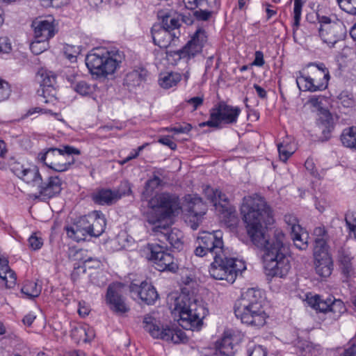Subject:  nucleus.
<instances>
[{
	"label": "nucleus",
	"instance_id": "1",
	"mask_svg": "<svg viewBox=\"0 0 356 356\" xmlns=\"http://www.w3.org/2000/svg\"><path fill=\"white\" fill-rule=\"evenodd\" d=\"M240 213L252 243L265 249L262 256L264 265L271 267L294 265L291 263L292 258L282 230L275 229L271 241L266 234V226L271 225L274 219L273 211L264 198L257 195L244 197Z\"/></svg>",
	"mask_w": 356,
	"mask_h": 356
},
{
	"label": "nucleus",
	"instance_id": "2",
	"mask_svg": "<svg viewBox=\"0 0 356 356\" xmlns=\"http://www.w3.org/2000/svg\"><path fill=\"white\" fill-rule=\"evenodd\" d=\"M9 165L15 176L35 190L33 194L35 198L47 201L59 195L63 189V181L58 176H49L43 179L35 165H27L17 161H11Z\"/></svg>",
	"mask_w": 356,
	"mask_h": 356
},
{
	"label": "nucleus",
	"instance_id": "3",
	"mask_svg": "<svg viewBox=\"0 0 356 356\" xmlns=\"http://www.w3.org/2000/svg\"><path fill=\"white\" fill-rule=\"evenodd\" d=\"M172 310L175 315L179 316V325L191 330H200L203 318L208 314L202 300L186 286L181 289V293L175 299Z\"/></svg>",
	"mask_w": 356,
	"mask_h": 356
},
{
	"label": "nucleus",
	"instance_id": "4",
	"mask_svg": "<svg viewBox=\"0 0 356 356\" xmlns=\"http://www.w3.org/2000/svg\"><path fill=\"white\" fill-rule=\"evenodd\" d=\"M263 291L257 288L248 289L234 305V314L241 323L254 327L266 323L267 315L262 305Z\"/></svg>",
	"mask_w": 356,
	"mask_h": 356
},
{
	"label": "nucleus",
	"instance_id": "5",
	"mask_svg": "<svg viewBox=\"0 0 356 356\" xmlns=\"http://www.w3.org/2000/svg\"><path fill=\"white\" fill-rule=\"evenodd\" d=\"M124 59V52L117 48H97L87 55L86 64L92 75L106 79L121 67Z\"/></svg>",
	"mask_w": 356,
	"mask_h": 356
},
{
	"label": "nucleus",
	"instance_id": "6",
	"mask_svg": "<svg viewBox=\"0 0 356 356\" xmlns=\"http://www.w3.org/2000/svg\"><path fill=\"white\" fill-rule=\"evenodd\" d=\"M197 243L198 246L195 250V255L203 257L208 253L211 254L213 258L211 267H245L244 260L225 256L220 231L202 232L197 238Z\"/></svg>",
	"mask_w": 356,
	"mask_h": 356
},
{
	"label": "nucleus",
	"instance_id": "7",
	"mask_svg": "<svg viewBox=\"0 0 356 356\" xmlns=\"http://www.w3.org/2000/svg\"><path fill=\"white\" fill-rule=\"evenodd\" d=\"M149 211L147 220L149 224L157 225L178 213L181 209L178 197L168 193L155 195L148 201Z\"/></svg>",
	"mask_w": 356,
	"mask_h": 356
},
{
	"label": "nucleus",
	"instance_id": "8",
	"mask_svg": "<svg viewBox=\"0 0 356 356\" xmlns=\"http://www.w3.org/2000/svg\"><path fill=\"white\" fill-rule=\"evenodd\" d=\"M106 225L104 215L100 211H94L87 216L79 218L65 229L70 238L79 242L85 241L87 236H99L104 233Z\"/></svg>",
	"mask_w": 356,
	"mask_h": 356
},
{
	"label": "nucleus",
	"instance_id": "9",
	"mask_svg": "<svg viewBox=\"0 0 356 356\" xmlns=\"http://www.w3.org/2000/svg\"><path fill=\"white\" fill-rule=\"evenodd\" d=\"M309 74L302 72H298L296 83L298 88L302 91L312 92L325 90L328 86L330 73L323 63H310Z\"/></svg>",
	"mask_w": 356,
	"mask_h": 356
},
{
	"label": "nucleus",
	"instance_id": "10",
	"mask_svg": "<svg viewBox=\"0 0 356 356\" xmlns=\"http://www.w3.org/2000/svg\"><path fill=\"white\" fill-rule=\"evenodd\" d=\"M143 324L145 331L154 339L179 343L184 342L186 338L181 330L169 325H161L159 321L150 315L145 316Z\"/></svg>",
	"mask_w": 356,
	"mask_h": 356
},
{
	"label": "nucleus",
	"instance_id": "11",
	"mask_svg": "<svg viewBox=\"0 0 356 356\" xmlns=\"http://www.w3.org/2000/svg\"><path fill=\"white\" fill-rule=\"evenodd\" d=\"M241 113L238 107L232 106L224 103L219 104L210 111V119L199 124L200 127H209L218 128L222 122L235 123Z\"/></svg>",
	"mask_w": 356,
	"mask_h": 356
},
{
	"label": "nucleus",
	"instance_id": "12",
	"mask_svg": "<svg viewBox=\"0 0 356 356\" xmlns=\"http://www.w3.org/2000/svg\"><path fill=\"white\" fill-rule=\"evenodd\" d=\"M321 22L319 36L328 46L332 47L344 37L346 29L341 21L332 22L330 18L324 16L321 18Z\"/></svg>",
	"mask_w": 356,
	"mask_h": 356
},
{
	"label": "nucleus",
	"instance_id": "13",
	"mask_svg": "<svg viewBox=\"0 0 356 356\" xmlns=\"http://www.w3.org/2000/svg\"><path fill=\"white\" fill-rule=\"evenodd\" d=\"M40 89L38 90L40 102L49 103L53 102L56 95V75L51 71L40 70L38 72Z\"/></svg>",
	"mask_w": 356,
	"mask_h": 356
},
{
	"label": "nucleus",
	"instance_id": "14",
	"mask_svg": "<svg viewBox=\"0 0 356 356\" xmlns=\"http://www.w3.org/2000/svg\"><path fill=\"white\" fill-rule=\"evenodd\" d=\"M123 284L120 282L111 284L106 291V302L111 310L118 314H123L129 311V307L122 296Z\"/></svg>",
	"mask_w": 356,
	"mask_h": 356
},
{
	"label": "nucleus",
	"instance_id": "15",
	"mask_svg": "<svg viewBox=\"0 0 356 356\" xmlns=\"http://www.w3.org/2000/svg\"><path fill=\"white\" fill-rule=\"evenodd\" d=\"M80 150L73 147L66 145L58 149V153L55 155L54 161L47 163V166L56 172L67 170L74 163L72 155H79Z\"/></svg>",
	"mask_w": 356,
	"mask_h": 356
},
{
	"label": "nucleus",
	"instance_id": "16",
	"mask_svg": "<svg viewBox=\"0 0 356 356\" xmlns=\"http://www.w3.org/2000/svg\"><path fill=\"white\" fill-rule=\"evenodd\" d=\"M31 26L33 29L35 38H41L47 41L54 37L56 32L55 19L51 16L35 19Z\"/></svg>",
	"mask_w": 356,
	"mask_h": 356
},
{
	"label": "nucleus",
	"instance_id": "17",
	"mask_svg": "<svg viewBox=\"0 0 356 356\" xmlns=\"http://www.w3.org/2000/svg\"><path fill=\"white\" fill-rule=\"evenodd\" d=\"M149 253L147 254L148 260L161 267H172L174 264L173 256L166 252L163 248L158 244L148 245Z\"/></svg>",
	"mask_w": 356,
	"mask_h": 356
},
{
	"label": "nucleus",
	"instance_id": "18",
	"mask_svg": "<svg viewBox=\"0 0 356 356\" xmlns=\"http://www.w3.org/2000/svg\"><path fill=\"white\" fill-rule=\"evenodd\" d=\"M153 232L160 235V240H166L170 245L175 249L179 250L183 246V234L177 229L168 230V227L165 225H157L152 229Z\"/></svg>",
	"mask_w": 356,
	"mask_h": 356
},
{
	"label": "nucleus",
	"instance_id": "19",
	"mask_svg": "<svg viewBox=\"0 0 356 356\" xmlns=\"http://www.w3.org/2000/svg\"><path fill=\"white\" fill-rule=\"evenodd\" d=\"M131 292L136 293L138 298L147 305H153L159 298L156 289L149 283L143 281L140 285L131 283L129 286Z\"/></svg>",
	"mask_w": 356,
	"mask_h": 356
},
{
	"label": "nucleus",
	"instance_id": "20",
	"mask_svg": "<svg viewBox=\"0 0 356 356\" xmlns=\"http://www.w3.org/2000/svg\"><path fill=\"white\" fill-rule=\"evenodd\" d=\"M329 246L324 239L315 240L314 247V263L317 267H330L333 264L332 258L328 252Z\"/></svg>",
	"mask_w": 356,
	"mask_h": 356
},
{
	"label": "nucleus",
	"instance_id": "21",
	"mask_svg": "<svg viewBox=\"0 0 356 356\" xmlns=\"http://www.w3.org/2000/svg\"><path fill=\"white\" fill-rule=\"evenodd\" d=\"M154 43L161 48H167L174 38H178L176 32H170L161 25H154L152 28Z\"/></svg>",
	"mask_w": 356,
	"mask_h": 356
},
{
	"label": "nucleus",
	"instance_id": "22",
	"mask_svg": "<svg viewBox=\"0 0 356 356\" xmlns=\"http://www.w3.org/2000/svg\"><path fill=\"white\" fill-rule=\"evenodd\" d=\"M235 352L232 335L229 332H225L223 337L216 343L215 354L221 356H234Z\"/></svg>",
	"mask_w": 356,
	"mask_h": 356
},
{
	"label": "nucleus",
	"instance_id": "23",
	"mask_svg": "<svg viewBox=\"0 0 356 356\" xmlns=\"http://www.w3.org/2000/svg\"><path fill=\"white\" fill-rule=\"evenodd\" d=\"M122 196L118 190L102 189L92 195V200L99 204H111L117 202Z\"/></svg>",
	"mask_w": 356,
	"mask_h": 356
},
{
	"label": "nucleus",
	"instance_id": "24",
	"mask_svg": "<svg viewBox=\"0 0 356 356\" xmlns=\"http://www.w3.org/2000/svg\"><path fill=\"white\" fill-rule=\"evenodd\" d=\"M236 268H209V273L213 279L225 280L229 284L234 283L238 275Z\"/></svg>",
	"mask_w": 356,
	"mask_h": 356
},
{
	"label": "nucleus",
	"instance_id": "25",
	"mask_svg": "<svg viewBox=\"0 0 356 356\" xmlns=\"http://www.w3.org/2000/svg\"><path fill=\"white\" fill-rule=\"evenodd\" d=\"M182 75L177 72L161 73L159 78V86L164 89H169L177 85L181 80Z\"/></svg>",
	"mask_w": 356,
	"mask_h": 356
},
{
	"label": "nucleus",
	"instance_id": "26",
	"mask_svg": "<svg viewBox=\"0 0 356 356\" xmlns=\"http://www.w3.org/2000/svg\"><path fill=\"white\" fill-rule=\"evenodd\" d=\"M186 200L188 201V212L191 216L196 217L197 220L205 214L206 205L202 202L200 197L188 196L186 197Z\"/></svg>",
	"mask_w": 356,
	"mask_h": 356
},
{
	"label": "nucleus",
	"instance_id": "27",
	"mask_svg": "<svg viewBox=\"0 0 356 356\" xmlns=\"http://www.w3.org/2000/svg\"><path fill=\"white\" fill-rule=\"evenodd\" d=\"M147 76V71L144 69L133 70L127 74L124 78V84L129 87L140 86Z\"/></svg>",
	"mask_w": 356,
	"mask_h": 356
},
{
	"label": "nucleus",
	"instance_id": "28",
	"mask_svg": "<svg viewBox=\"0 0 356 356\" xmlns=\"http://www.w3.org/2000/svg\"><path fill=\"white\" fill-rule=\"evenodd\" d=\"M202 49L200 44H196L193 40H191L181 49L175 51V54L179 58H191L200 53Z\"/></svg>",
	"mask_w": 356,
	"mask_h": 356
},
{
	"label": "nucleus",
	"instance_id": "29",
	"mask_svg": "<svg viewBox=\"0 0 356 356\" xmlns=\"http://www.w3.org/2000/svg\"><path fill=\"white\" fill-rule=\"evenodd\" d=\"M161 175L159 171L153 172L152 177L149 179L145 186V190L142 194L143 199H147L155 189H156L162 183V180L159 177Z\"/></svg>",
	"mask_w": 356,
	"mask_h": 356
},
{
	"label": "nucleus",
	"instance_id": "30",
	"mask_svg": "<svg viewBox=\"0 0 356 356\" xmlns=\"http://www.w3.org/2000/svg\"><path fill=\"white\" fill-rule=\"evenodd\" d=\"M204 193L209 200L216 207L218 204H220L222 202H227V197L221 191L213 189L210 186H206L204 188Z\"/></svg>",
	"mask_w": 356,
	"mask_h": 356
},
{
	"label": "nucleus",
	"instance_id": "31",
	"mask_svg": "<svg viewBox=\"0 0 356 356\" xmlns=\"http://www.w3.org/2000/svg\"><path fill=\"white\" fill-rule=\"evenodd\" d=\"M0 281L7 289H13L17 283V275L12 268H0Z\"/></svg>",
	"mask_w": 356,
	"mask_h": 356
},
{
	"label": "nucleus",
	"instance_id": "32",
	"mask_svg": "<svg viewBox=\"0 0 356 356\" xmlns=\"http://www.w3.org/2000/svg\"><path fill=\"white\" fill-rule=\"evenodd\" d=\"M321 117V129L324 140H328L330 137V133L334 129L332 118L327 110H324Z\"/></svg>",
	"mask_w": 356,
	"mask_h": 356
},
{
	"label": "nucleus",
	"instance_id": "33",
	"mask_svg": "<svg viewBox=\"0 0 356 356\" xmlns=\"http://www.w3.org/2000/svg\"><path fill=\"white\" fill-rule=\"evenodd\" d=\"M341 140L347 147L356 149V127H351L343 130Z\"/></svg>",
	"mask_w": 356,
	"mask_h": 356
},
{
	"label": "nucleus",
	"instance_id": "34",
	"mask_svg": "<svg viewBox=\"0 0 356 356\" xmlns=\"http://www.w3.org/2000/svg\"><path fill=\"white\" fill-rule=\"evenodd\" d=\"M42 291V286L34 281H26L21 289L22 293L29 299L38 297Z\"/></svg>",
	"mask_w": 356,
	"mask_h": 356
},
{
	"label": "nucleus",
	"instance_id": "35",
	"mask_svg": "<svg viewBox=\"0 0 356 356\" xmlns=\"http://www.w3.org/2000/svg\"><path fill=\"white\" fill-rule=\"evenodd\" d=\"M332 297L326 300H321L319 296H315L308 300L309 304L316 310L321 312L328 313Z\"/></svg>",
	"mask_w": 356,
	"mask_h": 356
},
{
	"label": "nucleus",
	"instance_id": "36",
	"mask_svg": "<svg viewBox=\"0 0 356 356\" xmlns=\"http://www.w3.org/2000/svg\"><path fill=\"white\" fill-rule=\"evenodd\" d=\"M295 246L299 250H306L308 247L309 235L302 228L298 232L291 234Z\"/></svg>",
	"mask_w": 356,
	"mask_h": 356
},
{
	"label": "nucleus",
	"instance_id": "37",
	"mask_svg": "<svg viewBox=\"0 0 356 356\" xmlns=\"http://www.w3.org/2000/svg\"><path fill=\"white\" fill-rule=\"evenodd\" d=\"M346 311L344 303L339 299L332 297L330 309L328 313L333 319H337Z\"/></svg>",
	"mask_w": 356,
	"mask_h": 356
},
{
	"label": "nucleus",
	"instance_id": "38",
	"mask_svg": "<svg viewBox=\"0 0 356 356\" xmlns=\"http://www.w3.org/2000/svg\"><path fill=\"white\" fill-rule=\"evenodd\" d=\"M280 159L286 162L288 159L294 153L295 149L289 140H284L277 145Z\"/></svg>",
	"mask_w": 356,
	"mask_h": 356
},
{
	"label": "nucleus",
	"instance_id": "39",
	"mask_svg": "<svg viewBox=\"0 0 356 356\" xmlns=\"http://www.w3.org/2000/svg\"><path fill=\"white\" fill-rule=\"evenodd\" d=\"M266 280L270 282L277 278H283L288 274L287 268H264Z\"/></svg>",
	"mask_w": 356,
	"mask_h": 356
},
{
	"label": "nucleus",
	"instance_id": "40",
	"mask_svg": "<svg viewBox=\"0 0 356 356\" xmlns=\"http://www.w3.org/2000/svg\"><path fill=\"white\" fill-rule=\"evenodd\" d=\"M49 48V41L41 38H35L30 44L31 51L35 55L40 54Z\"/></svg>",
	"mask_w": 356,
	"mask_h": 356
},
{
	"label": "nucleus",
	"instance_id": "41",
	"mask_svg": "<svg viewBox=\"0 0 356 356\" xmlns=\"http://www.w3.org/2000/svg\"><path fill=\"white\" fill-rule=\"evenodd\" d=\"M162 26L168 29L170 32H175V30L180 26V22L176 17L166 15L162 20ZM176 33L179 35V31H176Z\"/></svg>",
	"mask_w": 356,
	"mask_h": 356
},
{
	"label": "nucleus",
	"instance_id": "42",
	"mask_svg": "<svg viewBox=\"0 0 356 356\" xmlns=\"http://www.w3.org/2000/svg\"><path fill=\"white\" fill-rule=\"evenodd\" d=\"M353 259V258L351 257L350 252L348 250L343 248H341L338 251V262L340 265L343 266V267H348V266L352 265Z\"/></svg>",
	"mask_w": 356,
	"mask_h": 356
},
{
	"label": "nucleus",
	"instance_id": "43",
	"mask_svg": "<svg viewBox=\"0 0 356 356\" xmlns=\"http://www.w3.org/2000/svg\"><path fill=\"white\" fill-rule=\"evenodd\" d=\"M284 222L291 231V234L300 230L301 226L299 225L297 218L292 214H286L284 218Z\"/></svg>",
	"mask_w": 356,
	"mask_h": 356
},
{
	"label": "nucleus",
	"instance_id": "44",
	"mask_svg": "<svg viewBox=\"0 0 356 356\" xmlns=\"http://www.w3.org/2000/svg\"><path fill=\"white\" fill-rule=\"evenodd\" d=\"M339 7L351 15H356V0H337Z\"/></svg>",
	"mask_w": 356,
	"mask_h": 356
},
{
	"label": "nucleus",
	"instance_id": "45",
	"mask_svg": "<svg viewBox=\"0 0 356 356\" xmlns=\"http://www.w3.org/2000/svg\"><path fill=\"white\" fill-rule=\"evenodd\" d=\"M72 88L74 91L83 96L88 95L92 91L90 85L84 81H81L74 83L72 86Z\"/></svg>",
	"mask_w": 356,
	"mask_h": 356
},
{
	"label": "nucleus",
	"instance_id": "46",
	"mask_svg": "<svg viewBox=\"0 0 356 356\" xmlns=\"http://www.w3.org/2000/svg\"><path fill=\"white\" fill-rule=\"evenodd\" d=\"M303 0H294L293 8V26L296 29L299 26L301 18L302 8L303 6Z\"/></svg>",
	"mask_w": 356,
	"mask_h": 356
},
{
	"label": "nucleus",
	"instance_id": "47",
	"mask_svg": "<svg viewBox=\"0 0 356 356\" xmlns=\"http://www.w3.org/2000/svg\"><path fill=\"white\" fill-rule=\"evenodd\" d=\"M58 148H49L45 152L40 153L38 159L47 165V163H50L54 161L55 155L58 153Z\"/></svg>",
	"mask_w": 356,
	"mask_h": 356
},
{
	"label": "nucleus",
	"instance_id": "48",
	"mask_svg": "<svg viewBox=\"0 0 356 356\" xmlns=\"http://www.w3.org/2000/svg\"><path fill=\"white\" fill-rule=\"evenodd\" d=\"M85 332V325L74 326L71 330V337L76 342L83 341Z\"/></svg>",
	"mask_w": 356,
	"mask_h": 356
},
{
	"label": "nucleus",
	"instance_id": "49",
	"mask_svg": "<svg viewBox=\"0 0 356 356\" xmlns=\"http://www.w3.org/2000/svg\"><path fill=\"white\" fill-rule=\"evenodd\" d=\"M346 224L350 231V233L353 234L354 237L356 238V213L349 212L345 217Z\"/></svg>",
	"mask_w": 356,
	"mask_h": 356
},
{
	"label": "nucleus",
	"instance_id": "50",
	"mask_svg": "<svg viewBox=\"0 0 356 356\" xmlns=\"http://www.w3.org/2000/svg\"><path fill=\"white\" fill-rule=\"evenodd\" d=\"M191 40H193L196 44H200V48L202 49L207 41V36L204 30L201 28L197 29Z\"/></svg>",
	"mask_w": 356,
	"mask_h": 356
},
{
	"label": "nucleus",
	"instance_id": "51",
	"mask_svg": "<svg viewBox=\"0 0 356 356\" xmlns=\"http://www.w3.org/2000/svg\"><path fill=\"white\" fill-rule=\"evenodd\" d=\"M339 100L340 104L346 108L353 107L355 104L353 95L349 94L347 92H342L339 96Z\"/></svg>",
	"mask_w": 356,
	"mask_h": 356
},
{
	"label": "nucleus",
	"instance_id": "52",
	"mask_svg": "<svg viewBox=\"0 0 356 356\" xmlns=\"http://www.w3.org/2000/svg\"><path fill=\"white\" fill-rule=\"evenodd\" d=\"M10 92L11 90L8 83L0 79V102L8 99Z\"/></svg>",
	"mask_w": 356,
	"mask_h": 356
},
{
	"label": "nucleus",
	"instance_id": "53",
	"mask_svg": "<svg viewBox=\"0 0 356 356\" xmlns=\"http://www.w3.org/2000/svg\"><path fill=\"white\" fill-rule=\"evenodd\" d=\"M84 253V251L83 250H79V251H77L76 252V260H79V261H81L83 264H86L87 262H89V261H93L94 262V265L92 266L91 267H99L100 265L103 266L104 264L101 263L100 261H99L98 259H92L91 257H88L86 259H83L81 257V256Z\"/></svg>",
	"mask_w": 356,
	"mask_h": 356
},
{
	"label": "nucleus",
	"instance_id": "54",
	"mask_svg": "<svg viewBox=\"0 0 356 356\" xmlns=\"http://www.w3.org/2000/svg\"><path fill=\"white\" fill-rule=\"evenodd\" d=\"M29 243L32 250H37L42 246L43 242L40 237L37 236L35 234H33L29 238Z\"/></svg>",
	"mask_w": 356,
	"mask_h": 356
},
{
	"label": "nucleus",
	"instance_id": "55",
	"mask_svg": "<svg viewBox=\"0 0 356 356\" xmlns=\"http://www.w3.org/2000/svg\"><path fill=\"white\" fill-rule=\"evenodd\" d=\"M191 129L192 127L190 124H185L178 127H168L166 128V130L168 131H173L175 134H187L191 130Z\"/></svg>",
	"mask_w": 356,
	"mask_h": 356
},
{
	"label": "nucleus",
	"instance_id": "56",
	"mask_svg": "<svg viewBox=\"0 0 356 356\" xmlns=\"http://www.w3.org/2000/svg\"><path fill=\"white\" fill-rule=\"evenodd\" d=\"M314 234L316 236L315 240L318 238L324 239L326 242L328 239L327 232L324 226H319L314 229Z\"/></svg>",
	"mask_w": 356,
	"mask_h": 356
},
{
	"label": "nucleus",
	"instance_id": "57",
	"mask_svg": "<svg viewBox=\"0 0 356 356\" xmlns=\"http://www.w3.org/2000/svg\"><path fill=\"white\" fill-rule=\"evenodd\" d=\"M248 356H267V352L261 346H254L248 350Z\"/></svg>",
	"mask_w": 356,
	"mask_h": 356
},
{
	"label": "nucleus",
	"instance_id": "58",
	"mask_svg": "<svg viewBox=\"0 0 356 356\" xmlns=\"http://www.w3.org/2000/svg\"><path fill=\"white\" fill-rule=\"evenodd\" d=\"M11 50L10 40L6 37L0 38V53L7 54Z\"/></svg>",
	"mask_w": 356,
	"mask_h": 356
},
{
	"label": "nucleus",
	"instance_id": "59",
	"mask_svg": "<svg viewBox=\"0 0 356 356\" xmlns=\"http://www.w3.org/2000/svg\"><path fill=\"white\" fill-rule=\"evenodd\" d=\"M204 99L202 97H194L186 101V102L191 105L193 111L196 110L199 106L203 104Z\"/></svg>",
	"mask_w": 356,
	"mask_h": 356
},
{
	"label": "nucleus",
	"instance_id": "60",
	"mask_svg": "<svg viewBox=\"0 0 356 356\" xmlns=\"http://www.w3.org/2000/svg\"><path fill=\"white\" fill-rule=\"evenodd\" d=\"M211 13L206 10H200L195 11V15L199 20L207 21L211 17Z\"/></svg>",
	"mask_w": 356,
	"mask_h": 356
},
{
	"label": "nucleus",
	"instance_id": "61",
	"mask_svg": "<svg viewBox=\"0 0 356 356\" xmlns=\"http://www.w3.org/2000/svg\"><path fill=\"white\" fill-rule=\"evenodd\" d=\"M86 332L83 337V342L90 341L95 336L93 328L88 325H85Z\"/></svg>",
	"mask_w": 356,
	"mask_h": 356
},
{
	"label": "nucleus",
	"instance_id": "62",
	"mask_svg": "<svg viewBox=\"0 0 356 356\" xmlns=\"http://www.w3.org/2000/svg\"><path fill=\"white\" fill-rule=\"evenodd\" d=\"M200 6H208L211 8H218L220 6V0H199Z\"/></svg>",
	"mask_w": 356,
	"mask_h": 356
},
{
	"label": "nucleus",
	"instance_id": "63",
	"mask_svg": "<svg viewBox=\"0 0 356 356\" xmlns=\"http://www.w3.org/2000/svg\"><path fill=\"white\" fill-rule=\"evenodd\" d=\"M159 143L169 147L171 149H175L177 145L171 140L169 136H163L159 139Z\"/></svg>",
	"mask_w": 356,
	"mask_h": 356
},
{
	"label": "nucleus",
	"instance_id": "64",
	"mask_svg": "<svg viewBox=\"0 0 356 356\" xmlns=\"http://www.w3.org/2000/svg\"><path fill=\"white\" fill-rule=\"evenodd\" d=\"M343 356H356V348L353 341H351L349 346L345 349Z\"/></svg>",
	"mask_w": 356,
	"mask_h": 356
}]
</instances>
